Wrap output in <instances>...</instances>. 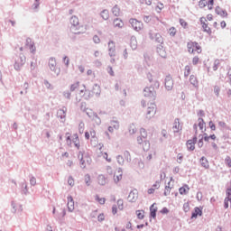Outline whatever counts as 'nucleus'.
Returning a JSON list of instances; mask_svg holds the SVG:
<instances>
[{"instance_id": "8fccbe9b", "label": "nucleus", "mask_w": 231, "mask_h": 231, "mask_svg": "<svg viewBox=\"0 0 231 231\" xmlns=\"http://www.w3.org/2000/svg\"><path fill=\"white\" fill-rule=\"evenodd\" d=\"M220 91H221V88H219V86L216 85L214 87V93H215L216 97H219Z\"/></svg>"}, {"instance_id": "39448f33", "label": "nucleus", "mask_w": 231, "mask_h": 231, "mask_svg": "<svg viewBox=\"0 0 231 231\" xmlns=\"http://www.w3.org/2000/svg\"><path fill=\"white\" fill-rule=\"evenodd\" d=\"M49 68L51 71H53L56 77L60 75V69L57 68V60H55V58L51 57L49 59Z\"/></svg>"}, {"instance_id": "412c9836", "label": "nucleus", "mask_w": 231, "mask_h": 231, "mask_svg": "<svg viewBox=\"0 0 231 231\" xmlns=\"http://www.w3.org/2000/svg\"><path fill=\"white\" fill-rule=\"evenodd\" d=\"M20 187L22 189V194H24V196H28L30 192L28 191V184L26 183V180L22 181L20 183Z\"/></svg>"}, {"instance_id": "3c124183", "label": "nucleus", "mask_w": 231, "mask_h": 231, "mask_svg": "<svg viewBox=\"0 0 231 231\" xmlns=\"http://www.w3.org/2000/svg\"><path fill=\"white\" fill-rule=\"evenodd\" d=\"M117 207H118L119 210H124V200L123 199L117 200Z\"/></svg>"}, {"instance_id": "de8ad7c7", "label": "nucleus", "mask_w": 231, "mask_h": 231, "mask_svg": "<svg viewBox=\"0 0 231 231\" xmlns=\"http://www.w3.org/2000/svg\"><path fill=\"white\" fill-rule=\"evenodd\" d=\"M116 160H117V163L119 165H124L125 160H124V157L122 155H117Z\"/></svg>"}, {"instance_id": "680f3d73", "label": "nucleus", "mask_w": 231, "mask_h": 231, "mask_svg": "<svg viewBox=\"0 0 231 231\" xmlns=\"http://www.w3.org/2000/svg\"><path fill=\"white\" fill-rule=\"evenodd\" d=\"M93 42H95V44H100V38L98 37V35H94Z\"/></svg>"}, {"instance_id": "b1692460", "label": "nucleus", "mask_w": 231, "mask_h": 231, "mask_svg": "<svg viewBox=\"0 0 231 231\" xmlns=\"http://www.w3.org/2000/svg\"><path fill=\"white\" fill-rule=\"evenodd\" d=\"M189 83L191 84V86H193V88H198V86H199V83L198 82V78L194 75L189 76Z\"/></svg>"}, {"instance_id": "1a4fd4ad", "label": "nucleus", "mask_w": 231, "mask_h": 231, "mask_svg": "<svg viewBox=\"0 0 231 231\" xmlns=\"http://www.w3.org/2000/svg\"><path fill=\"white\" fill-rule=\"evenodd\" d=\"M200 23L202 24L203 32H205L208 35H212V30L208 27L207 23V18L201 17Z\"/></svg>"}, {"instance_id": "cd10ccee", "label": "nucleus", "mask_w": 231, "mask_h": 231, "mask_svg": "<svg viewBox=\"0 0 231 231\" xmlns=\"http://www.w3.org/2000/svg\"><path fill=\"white\" fill-rule=\"evenodd\" d=\"M112 14H113V15H115L116 17H120V7L118 6V5H116L112 8Z\"/></svg>"}, {"instance_id": "58836bf2", "label": "nucleus", "mask_w": 231, "mask_h": 231, "mask_svg": "<svg viewBox=\"0 0 231 231\" xmlns=\"http://www.w3.org/2000/svg\"><path fill=\"white\" fill-rule=\"evenodd\" d=\"M85 183L87 187H89V185H91V176H89V174L85 175Z\"/></svg>"}, {"instance_id": "4c0bfd02", "label": "nucleus", "mask_w": 231, "mask_h": 231, "mask_svg": "<svg viewBox=\"0 0 231 231\" xmlns=\"http://www.w3.org/2000/svg\"><path fill=\"white\" fill-rule=\"evenodd\" d=\"M85 113L90 117L93 118L95 116V115H97L96 112H93V110L87 108Z\"/></svg>"}, {"instance_id": "2f4dec72", "label": "nucleus", "mask_w": 231, "mask_h": 231, "mask_svg": "<svg viewBox=\"0 0 231 231\" xmlns=\"http://www.w3.org/2000/svg\"><path fill=\"white\" fill-rule=\"evenodd\" d=\"M92 120L97 125H100L102 124V120L98 117V114H95V116L92 118Z\"/></svg>"}, {"instance_id": "5fc2aeb1", "label": "nucleus", "mask_w": 231, "mask_h": 231, "mask_svg": "<svg viewBox=\"0 0 231 231\" xmlns=\"http://www.w3.org/2000/svg\"><path fill=\"white\" fill-rule=\"evenodd\" d=\"M207 5H208L207 0H200V1L199 2V6L200 8H205V6H207Z\"/></svg>"}, {"instance_id": "79ce46f5", "label": "nucleus", "mask_w": 231, "mask_h": 231, "mask_svg": "<svg viewBox=\"0 0 231 231\" xmlns=\"http://www.w3.org/2000/svg\"><path fill=\"white\" fill-rule=\"evenodd\" d=\"M30 185H32V187L37 185V179L32 175L30 176Z\"/></svg>"}, {"instance_id": "bf43d9fd", "label": "nucleus", "mask_w": 231, "mask_h": 231, "mask_svg": "<svg viewBox=\"0 0 231 231\" xmlns=\"http://www.w3.org/2000/svg\"><path fill=\"white\" fill-rule=\"evenodd\" d=\"M120 180H122V173H118V175L116 176H114V180H115V183H118V181H120Z\"/></svg>"}, {"instance_id": "72a5a7b5", "label": "nucleus", "mask_w": 231, "mask_h": 231, "mask_svg": "<svg viewBox=\"0 0 231 231\" xmlns=\"http://www.w3.org/2000/svg\"><path fill=\"white\" fill-rule=\"evenodd\" d=\"M79 86H80V82L77 81L76 83H73L70 86V91L73 93V91H77L79 89Z\"/></svg>"}, {"instance_id": "a211bd4d", "label": "nucleus", "mask_w": 231, "mask_h": 231, "mask_svg": "<svg viewBox=\"0 0 231 231\" xmlns=\"http://www.w3.org/2000/svg\"><path fill=\"white\" fill-rule=\"evenodd\" d=\"M199 163L201 167H203L204 169H210V163L208 162V160L207 159V157L202 156L199 159Z\"/></svg>"}, {"instance_id": "4468645a", "label": "nucleus", "mask_w": 231, "mask_h": 231, "mask_svg": "<svg viewBox=\"0 0 231 231\" xmlns=\"http://www.w3.org/2000/svg\"><path fill=\"white\" fill-rule=\"evenodd\" d=\"M136 199H138V190L134 189L128 195V201L130 203H136Z\"/></svg>"}, {"instance_id": "e2e57ef3", "label": "nucleus", "mask_w": 231, "mask_h": 231, "mask_svg": "<svg viewBox=\"0 0 231 231\" xmlns=\"http://www.w3.org/2000/svg\"><path fill=\"white\" fill-rule=\"evenodd\" d=\"M30 88V85L28 84V82H25L23 86V88L24 89V95H26V93H28V88Z\"/></svg>"}, {"instance_id": "f704fd0d", "label": "nucleus", "mask_w": 231, "mask_h": 231, "mask_svg": "<svg viewBox=\"0 0 231 231\" xmlns=\"http://www.w3.org/2000/svg\"><path fill=\"white\" fill-rule=\"evenodd\" d=\"M198 122H199V129H200V131H203V127L205 126V120H203V118H201V117H199V119H198Z\"/></svg>"}, {"instance_id": "423d86ee", "label": "nucleus", "mask_w": 231, "mask_h": 231, "mask_svg": "<svg viewBox=\"0 0 231 231\" xmlns=\"http://www.w3.org/2000/svg\"><path fill=\"white\" fill-rule=\"evenodd\" d=\"M156 115V104L151 103L150 106L147 107L146 112V118L147 120H151Z\"/></svg>"}, {"instance_id": "7ed1b4c3", "label": "nucleus", "mask_w": 231, "mask_h": 231, "mask_svg": "<svg viewBox=\"0 0 231 231\" xmlns=\"http://www.w3.org/2000/svg\"><path fill=\"white\" fill-rule=\"evenodd\" d=\"M24 64H26V56L24 54H20L15 60L14 69L16 71H21V68H23Z\"/></svg>"}, {"instance_id": "c03bdc74", "label": "nucleus", "mask_w": 231, "mask_h": 231, "mask_svg": "<svg viewBox=\"0 0 231 231\" xmlns=\"http://www.w3.org/2000/svg\"><path fill=\"white\" fill-rule=\"evenodd\" d=\"M189 75H190V66L187 65L185 67V71H184L185 79H187V77H189Z\"/></svg>"}, {"instance_id": "9d476101", "label": "nucleus", "mask_w": 231, "mask_h": 231, "mask_svg": "<svg viewBox=\"0 0 231 231\" xmlns=\"http://www.w3.org/2000/svg\"><path fill=\"white\" fill-rule=\"evenodd\" d=\"M149 38L158 42V44H163V37L160 33L152 34V32H149Z\"/></svg>"}, {"instance_id": "0e129e2a", "label": "nucleus", "mask_w": 231, "mask_h": 231, "mask_svg": "<svg viewBox=\"0 0 231 231\" xmlns=\"http://www.w3.org/2000/svg\"><path fill=\"white\" fill-rule=\"evenodd\" d=\"M225 162H226V164L227 165V167H231V158H230V156L226 157Z\"/></svg>"}, {"instance_id": "393cba45", "label": "nucleus", "mask_w": 231, "mask_h": 231, "mask_svg": "<svg viewBox=\"0 0 231 231\" xmlns=\"http://www.w3.org/2000/svg\"><path fill=\"white\" fill-rule=\"evenodd\" d=\"M189 190H190V188H189V185L185 184L183 187H180L179 189V192L181 196L189 194Z\"/></svg>"}, {"instance_id": "2eb2a0df", "label": "nucleus", "mask_w": 231, "mask_h": 231, "mask_svg": "<svg viewBox=\"0 0 231 231\" xmlns=\"http://www.w3.org/2000/svg\"><path fill=\"white\" fill-rule=\"evenodd\" d=\"M198 216H203V210L198 207L194 208V210L191 213L190 219H198Z\"/></svg>"}, {"instance_id": "603ef678", "label": "nucleus", "mask_w": 231, "mask_h": 231, "mask_svg": "<svg viewBox=\"0 0 231 231\" xmlns=\"http://www.w3.org/2000/svg\"><path fill=\"white\" fill-rule=\"evenodd\" d=\"M62 60H63L66 68H69V58H68V56H64Z\"/></svg>"}, {"instance_id": "ddd939ff", "label": "nucleus", "mask_w": 231, "mask_h": 231, "mask_svg": "<svg viewBox=\"0 0 231 231\" xmlns=\"http://www.w3.org/2000/svg\"><path fill=\"white\" fill-rule=\"evenodd\" d=\"M156 51L158 55L162 57V59H167V51H165V47H163V44L157 45Z\"/></svg>"}, {"instance_id": "aec40b11", "label": "nucleus", "mask_w": 231, "mask_h": 231, "mask_svg": "<svg viewBox=\"0 0 231 231\" xmlns=\"http://www.w3.org/2000/svg\"><path fill=\"white\" fill-rule=\"evenodd\" d=\"M108 55L110 57H115V51H116V47H115V42L110 41L108 42Z\"/></svg>"}, {"instance_id": "dca6fc26", "label": "nucleus", "mask_w": 231, "mask_h": 231, "mask_svg": "<svg viewBox=\"0 0 231 231\" xmlns=\"http://www.w3.org/2000/svg\"><path fill=\"white\" fill-rule=\"evenodd\" d=\"M67 199H68V204H67L68 210L69 212H73V210H75V201L73 200V197L69 196Z\"/></svg>"}, {"instance_id": "37998d69", "label": "nucleus", "mask_w": 231, "mask_h": 231, "mask_svg": "<svg viewBox=\"0 0 231 231\" xmlns=\"http://www.w3.org/2000/svg\"><path fill=\"white\" fill-rule=\"evenodd\" d=\"M140 134H141V137H143V140L147 138V131L145 130V128H141Z\"/></svg>"}, {"instance_id": "c756f323", "label": "nucleus", "mask_w": 231, "mask_h": 231, "mask_svg": "<svg viewBox=\"0 0 231 231\" xmlns=\"http://www.w3.org/2000/svg\"><path fill=\"white\" fill-rule=\"evenodd\" d=\"M110 125L115 129H120V123L117 120L110 121Z\"/></svg>"}, {"instance_id": "864d4df0", "label": "nucleus", "mask_w": 231, "mask_h": 231, "mask_svg": "<svg viewBox=\"0 0 231 231\" xmlns=\"http://www.w3.org/2000/svg\"><path fill=\"white\" fill-rule=\"evenodd\" d=\"M199 138H200V139L198 142V145H199V149H201V147H203V135L199 134Z\"/></svg>"}, {"instance_id": "4be33fe9", "label": "nucleus", "mask_w": 231, "mask_h": 231, "mask_svg": "<svg viewBox=\"0 0 231 231\" xmlns=\"http://www.w3.org/2000/svg\"><path fill=\"white\" fill-rule=\"evenodd\" d=\"M173 133H180L181 131V126L180 125V118H176L173 123Z\"/></svg>"}, {"instance_id": "69168bd1", "label": "nucleus", "mask_w": 231, "mask_h": 231, "mask_svg": "<svg viewBox=\"0 0 231 231\" xmlns=\"http://www.w3.org/2000/svg\"><path fill=\"white\" fill-rule=\"evenodd\" d=\"M180 26H182V28H187V22H185V20L183 19H180Z\"/></svg>"}, {"instance_id": "9b49d317", "label": "nucleus", "mask_w": 231, "mask_h": 231, "mask_svg": "<svg viewBox=\"0 0 231 231\" xmlns=\"http://www.w3.org/2000/svg\"><path fill=\"white\" fill-rule=\"evenodd\" d=\"M66 113H68V108L63 106L62 108L59 109L57 112V117L61 120V122H66Z\"/></svg>"}, {"instance_id": "c85d7f7f", "label": "nucleus", "mask_w": 231, "mask_h": 231, "mask_svg": "<svg viewBox=\"0 0 231 231\" xmlns=\"http://www.w3.org/2000/svg\"><path fill=\"white\" fill-rule=\"evenodd\" d=\"M100 15L104 21H107V19H109V11L105 9L101 12Z\"/></svg>"}, {"instance_id": "09e8293b", "label": "nucleus", "mask_w": 231, "mask_h": 231, "mask_svg": "<svg viewBox=\"0 0 231 231\" xmlns=\"http://www.w3.org/2000/svg\"><path fill=\"white\" fill-rule=\"evenodd\" d=\"M63 97L68 100H71V92H69V90L64 91Z\"/></svg>"}, {"instance_id": "a18cd8bd", "label": "nucleus", "mask_w": 231, "mask_h": 231, "mask_svg": "<svg viewBox=\"0 0 231 231\" xmlns=\"http://www.w3.org/2000/svg\"><path fill=\"white\" fill-rule=\"evenodd\" d=\"M129 134H136V126H134V125H131L129 126Z\"/></svg>"}, {"instance_id": "5701e85b", "label": "nucleus", "mask_w": 231, "mask_h": 231, "mask_svg": "<svg viewBox=\"0 0 231 231\" xmlns=\"http://www.w3.org/2000/svg\"><path fill=\"white\" fill-rule=\"evenodd\" d=\"M130 46L134 51L136 50V48H138V42L136 41V36H132L130 38Z\"/></svg>"}, {"instance_id": "a878e982", "label": "nucleus", "mask_w": 231, "mask_h": 231, "mask_svg": "<svg viewBox=\"0 0 231 231\" xmlns=\"http://www.w3.org/2000/svg\"><path fill=\"white\" fill-rule=\"evenodd\" d=\"M156 212H158V208H154V204L150 207V217L153 219L156 217Z\"/></svg>"}, {"instance_id": "338daca9", "label": "nucleus", "mask_w": 231, "mask_h": 231, "mask_svg": "<svg viewBox=\"0 0 231 231\" xmlns=\"http://www.w3.org/2000/svg\"><path fill=\"white\" fill-rule=\"evenodd\" d=\"M104 219H106V217H104V213L99 214L97 217V220L99 221V223H102Z\"/></svg>"}, {"instance_id": "49530a36", "label": "nucleus", "mask_w": 231, "mask_h": 231, "mask_svg": "<svg viewBox=\"0 0 231 231\" xmlns=\"http://www.w3.org/2000/svg\"><path fill=\"white\" fill-rule=\"evenodd\" d=\"M96 200L98 201L100 205H104V203H106V198H100L98 195L96 196Z\"/></svg>"}, {"instance_id": "f8f14e48", "label": "nucleus", "mask_w": 231, "mask_h": 231, "mask_svg": "<svg viewBox=\"0 0 231 231\" xmlns=\"http://www.w3.org/2000/svg\"><path fill=\"white\" fill-rule=\"evenodd\" d=\"M198 142V136H194L193 139H189L187 141V147H188V151H194V149H196V143Z\"/></svg>"}, {"instance_id": "20e7f679", "label": "nucleus", "mask_w": 231, "mask_h": 231, "mask_svg": "<svg viewBox=\"0 0 231 231\" xmlns=\"http://www.w3.org/2000/svg\"><path fill=\"white\" fill-rule=\"evenodd\" d=\"M143 96L150 98L152 102H154L156 100V90H154L153 87H146L143 89Z\"/></svg>"}, {"instance_id": "7c9ffc66", "label": "nucleus", "mask_w": 231, "mask_h": 231, "mask_svg": "<svg viewBox=\"0 0 231 231\" xmlns=\"http://www.w3.org/2000/svg\"><path fill=\"white\" fill-rule=\"evenodd\" d=\"M135 214H136L138 219H143V217H145V215H143V214H145V211H143V210H136Z\"/></svg>"}, {"instance_id": "6e6552de", "label": "nucleus", "mask_w": 231, "mask_h": 231, "mask_svg": "<svg viewBox=\"0 0 231 231\" xmlns=\"http://www.w3.org/2000/svg\"><path fill=\"white\" fill-rule=\"evenodd\" d=\"M164 86L167 91H172V88H174V80L171 75L166 76L164 79Z\"/></svg>"}, {"instance_id": "f3484780", "label": "nucleus", "mask_w": 231, "mask_h": 231, "mask_svg": "<svg viewBox=\"0 0 231 231\" xmlns=\"http://www.w3.org/2000/svg\"><path fill=\"white\" fill-rule=\"evenodd\" d=\"M215 12L217 15H220V17H227L228 13H226V10L221 8L220 6H217L215 9Z\"/></svg>"}, {"instance_id": "e433bc0d", "label": "nucleus", "mask_w": 231, "mask_h": 231, "mask_svg": "<svg viewBox=\"0 0 231 231\" xmlns=\"http://www.w3.org/2000/svg\"><path fill=\"white\" fill-rule=\"evenodd\" d=\"M169 194H171V182H168V185L165 186V189H164V196H169Z\"/></svg>"}, {"instance_id": "13d9d810", "label": "nucleus", "mask_w": 231, "mask_h": 231, "mask_svg": "<svg viewBox=\"0 0 231 231\" xmlns=\"http://www.w3.org/2000/svg\"><path fill=\"white\" fill-rule=\"evenodd\" d=\"M79 131L80 134H82V133H84V122L79 123Z\"/></svg>"}, {"instance_id": "4d7b16f0", "label": "nucleus", "mask_w": 231, "mask_h": 231, "mask_svg": "<svg viewBox=\"0 0 231 231\" xmlns=\"http://www.w3.org/2000/svg\"><path fill=\"white\" fill-rule=\"evenodd\" d=\"M183 210L184 212H189L190 210V206L189 205V202L184 203Z\"/></svg>"}, {"instance_id": "774afa93", "label": "nucleus", "mask_w": 231, "mask_h": 231, "mask_svg": "<svg viewBox=\"0 0 231 231\" xmlns=\"http://www.w3.org/2000/svg\"><path fill=\"white\" fill-rule=\"evenodd\" d=\"M35 45L33 43H31L30 44V51H31V53H35Z\"/></svg>"}, {"instance_id": "bb28decb", "label": "nucleus", "mask_w": 231, "mask_h": 231, "mask_svg": "<svg viewBox=\"0 0 231 231\" xmlns=\"http://www.w3.org/2000/svg\"><path fill=\"white\" fill-rule=\"evenodd\" d=\"M114 26L116 28H124V22H122V20H120V18H116L114 20Z\"/></svg>"}, {"instance_id": "a19ab883", "label": "nucleus", "mask_w": 231, "mask_h": 231, "mask_svg": "<svg viewBox=\"0 0 231 231\" xmlns=\"http://www.w3.org/2000/svg\"><path fill=\"white\" fill-rule=\"evenodd\" d=\"M39 6H41V2H34L32 5L33 11L38 12Z\"/></svg>"}, {"instance_id": "6ab92c4d", "label": "nucleus", "mask_w": 231, "mask_h": 231, "mask_svg": "<svg viewBox=\"0 0 231 231\" xmlns=\"http://www.w3.org/2000/svg\"><path fill=\"white\" fill-rule=\"evenodd\" d=\"M78 158L79 160V164H80L81 169H86V160H84L85 159L84 152L80 151L79 152Z\"/></svg>"}, {"instance_id": "6e6d98bb", "label": "nucleus", "mask_w": 231, "mask_h": 231, "mask_svg": "<svg viewBox=\"0 0 231 231\" xmlns=\"http://www.w3.org/2000/svg\"><path fill=\"white\" fill-rule=\"evenodd\" d=\"M217 68H219V60L214 61L213 71H217Z\"/></svg>"}, {"instance_id": "f257e3e1", "label": "nucleus", "mask_w": 231, "mask_h": 231, "mask_svg": "<svg viewBox=\"0 0 231 231\" xmlns=\"http://www.w3.org/2000/svg\"><path fill=\"white\" fill-rule=\"evenodd\" d=\"M100 86H98L97 84H95L93 86V91L89 90V89H85V100H89L90 98H93V95H95L97 98L98 97H100Z\"/></svg>"}, {"instance_id": "052dcab7", "label": "nucleus", "mask_w": 231, "mask_h": 231, "mask_svg": "<svg viewBox=\"0 0 231 231\" xmlns=\"http://www.w3.org/2000/svg\"><path fill=\"white\" fill-rule=\"evenodd\" d=\"M68 184H69L70 187H73V185H75V180H73V177H71V176L69 177Z\"/></svg>"}, {"instance_id": "473e14b6", "label": "nucleus", "mask_w": 231, "mask_h": 231, "mask_svg": "<svg viewBox=\"0 0 231 231\" xmlns=\"http://www.w3.org/2000/svg\"><path fill=\"white\" fill-rule=\"evenodd\" d=\"M97 181L99 185H106V177L104 175H99Z\"/></svg>"}, {"instance_id": "c9c22d12", "label": "nucleus", "mask_w": 231, "mask_h": 231, "mask_svg": "<svg viewBox=\"0 0 231 231\" xmlns=\"http://www.w3.org/2000/svg\"><path fill=\"white\" fill-rule=\"evenodd\" d=\"M124 156L128 163H131V152L129 151H125Z\"/></svg>"}, {"instance_id": "ea45409f", "label": "nucleus", "mask_w": 231, "mask_h": 231, "mask_svg": "<svg viewBox=\"0 0 231 231\" xmlns=\"http://www.w3.org/2000/svg\"><path fill=\"white\" fill-rule=\"evenodd\" d=\"M150 147H151V143H149V141H147V140H144L143 145V151H149Z\"/></svg>"}, {"instance_id": "f03ea898", "label": "nucleus", "mask_w": 231, "mask_h": 231, "mask_svg": "<svg viewBox=\"0 0 231 231\" xmlns=\"http://www.w3.org/2000/svg\"><path fill=\"white\" fill-rule=\"evenodd\" d=\"M69 23L71 24L70 31L72 33L79 34V32H77L78 30H80V23L79 22V17L73 15L70 18Z\"/></svg>"}, {"instance_id": "0eeeda50", "label": "nucleus", "mask_w": 231, "mask_h": 231, "mask_svg": "<svg viewBox=\"0 0 231 231\" xmlns=\"http://www.w3.org/2000/svg\"><path fill=\"white\" fill-rule=\"evenodd\" d=\"M129 23L131 24L132 28H134L135 32H140V30L143 28V23L134 18H131L129 20Z\"/></svg>"}]
</instances>
